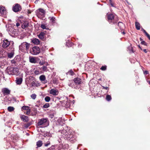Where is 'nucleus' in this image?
<instances>
[{
  "label": "nucleus",
  "instance_id": "obj_23",
  "mask_svg": "<svg viewBox=\"0 0 150 150\" xmlns=\"http://www.w3.org/2000/svg\"><path fill=\"white\" fill-rule=\"evenodd\" d=\"M45 35V33L43 32H41L40 34L38 35V38L42 40L44 38V35Z\"/></svg>",
  "mask_w": 150,
  "mask_h": 150
},
{
  "label": "nucleus",
  "instance_id": "obj_48",
  "mask_svg": "<svg viewBox=\"0 0 150 150\" xmlns=\"http://www.w3.org/2000/svg\"><path fill=\"white\" fill-rule=\"evenodd\" d=\"M143 51L145 53H147L148 52L147 50L146 49H143Z\"/></svg>",
  "mask_w": 150,
  "mask_h": 150
},
{
  "label": "nucleus",
  "instance_id": "obj_37",
  "mask_svg": "<svg viewBox=\"0 0 150 150\" xmlns=\"http://www.w3.org/2000/svg\"><path fill=\"white\" fill-rule=\"evenodd\" d=\"M50 144V142L49 141H47L46 143L44 144V145L45 146H47L49 145Z\"/></svg>",
  "mask_w": 150,
  "mask_h": 150
},
{
  "label": "nucleus",
  "instance_id": "obj_26",
  "mask_svg": "<svg viewBox=\"0 0 150 150\" xmlns=\"http://www.w3.org/2000/svg\"><path fill=\"white\" fill-rule=\"evenodd\" d=\"M49 19H50V21H51V22L52 23H55V21L56 19L54 17H49Z\"/></svg>",
  "mask_w": 150,
  "mask_h": 150
},
{
  "label": "nucleus",
  "instance_id": "obj_51",
  "mask_svg": "<svg viewBox=\"0 0 150 150\" xmlns=\"http://www.w3.org/2000/svg\"><path fill=\"white\" fill-rule=\"evenodd\" d=\"M39 63L41 65H43L44 64V62H40Z\"/></svg>",
  "mask_w": 150,
  "mask_h": 150
},
{
  "label": "nucleus",
  "instance_id": "obj_2",
  "mask_svg": "<svg viewBox=\"0 0 150 150\" xmlns=\"http://www.w3.org/2000/svg\"><path fill=\"white\" fill-rule=\"evenodd\" d=\"M30 45V43L26 42H23L19 46V50L22 52H25L29 50Z\"/></svg>",
  "mask_w": 150,
  "mask_h": 150
},
{
  "label": "nucleus",
  "instance_id": "obj_50",
  "mask_svg": "<svg viewBox=\"0 0 150 150\" xmlns=\"http://www.w3.org/2000/svg\"><path fill=\"white\" fill-rule=\"evenodd\" d=\"M40 1V0H36L35 1V4H37L38 2V1Z\"/></svg>",
  "mask_w": 150,
  "mask_h": 150
},
{
  "label": "nucleus",
  "instance_id": "obj_25",
  "mask_svg": "<svg viewBox=\"0 0 150 150\" xmlns=\"http://www.w3.org/2000/svg\"><path fill=\"white\" fill-rule=\"evenodd\" d=\"M66 74L67 75L73 76L75 74V73L72 70H71L67 72Z\"/></svg>",
  "mask_w": 150,
  "mask_h": 150
},
{
  "label": "nucleus",
  "instance_id": "obj_22",
  "mask_svg": "<svg viewBox=\"0 0 150 150\" xmlns=\"http://www.w3.org/2000/svg\"><path fill=\"white\" fill-rule=\"evenodd\" d=\"M43 144V143L42 141L39 140L36 142V145L37 146V148L38 147H40Z\"/></svg>",
  "mask_w": 150,
  "mask_h": 150
},
{
  "label": "nucleus",
  "instance_id": "obj_20",
  "mask_svg": "<svg viewBox=\"0 0 150 150\" xmlns=\"http://www.w3.org/2000/svg\"><path fill=\"white\" fill-rule=\"evenodd\" d=\"M18 71V69L17 68H14L12 70V73H11L9 74H17Z\"/></svg>",
  "mask_w": 150,
  "mask_h": 150
},
{
  "label": "nucleus",
  "instance_id": "obj_31",
  "mask_svg": "<svg viewBox=\"0 0 150 150\" xmlns=\"http://www.w3.org/2000/svg\"><path fill=\"white\" fill-rule=\"evenodd\" d=\"M107 69V66L106 65L102 66L100 68V69L102 71H105Z\"/></svg>",
  "mask_w": 150,
  "mask_h": 150
},
{
  "label": "nucleus",
  "instance_id": "obj_18",
  "mask_svg": "<svg viewBox=\"0 0 150 150\" xmlns=\"http://www.w3.org/2000/svg\"><path fill=\"white\" fill-rule=\"evenodd\" d=\"M29 59V61L31 63H35L37 62V61L35 57H30Z\"/></svg>",
  "mask_w": 150,
  "mask_h": 150
},
{
  "label": "nucleus",
  "instance_id": "obj_28",
  "mask_svg": "<svg viewBox=\"0 0 150 150\" xmlns=\"http://www.w3.org/2000/svg\"><path fill=\"white\" fill-rule=\"evenodd\" d=\"M14 109V108L13 107L9 106L8 108V110L9 112L13 111Z\"/></svg>",
  "mask_w": 150,
  "mask_h": 150
},
{
  "label": "nucleus",
  "instance_id": "obj_1",
  "mask_svg": "<svg viewBox=\"0 0 150 150\" xmlns=\"http://www.w3.org/2000/svg\"><path fill=\"white\" fill-rule=\"evenodd\" d=\"M107 20L110 24L112 23L114 24H116L118 21V19L117 18H115V16L112 13L107 14Z\"/></svg>",
  "mask_w": 150,
  "mask_h": 150
},
{
  "label": "nucleus",
  "instance_id": "obj_12",
  "mask_svg": "<svg viewBox=\"0 0 150 150\" xmlns=\"http://www.w3.org/2000/svg\"><path fill=\"white\" fill-rule=\"evenodd\" d=\"M118 26L120 29L122 31L124 30L125 28V25L122 22H119L118 23Z\"/></svg>",
  "mask_w": 150,
  "mask_h": 150
},
{
  "label": "nucleus",
  "instance_id": "obj_21",
  "mask_svg": "<svg viewBox=\"0 0 150 150\" xmlns=\"http://www.w3.org/2000/svg\"><path fill=\"white\" fill-rule=\"evenodd\" d=\"M75 84H74V82H69L68 83V85L69 86L72 87V88L74 89H76V87L75 85Z\"/></svg>",
  "mask_w": 150,
  "mask_h": 150
},
{
  "label": "nucleus",
  "instance_id": "obj_55",
  "mask_svg": "<svg viewBox=\"0 0 150 150\" xmlns=\"http://www.w3.org/2000/svg\"><path fill=\"white\" fill-rule=\"evenodd\" d=\"M139 39H140V40L142 41H143L142 39V38H139Z\"/></svg>",
  "mask_w": 150,
  "mask_h": 150
},
{
  "label": "nucleus",
  "instance_id": "obj_7",
  "mask_svg": "<svg viewBox=\"0 0 150 150\" xmlns=\"http://www.w3.org/2000/svg\"><path fill=\"white\" fill-rule=\"evenodd\" d=\"M47 122H49L47 118H42L38 120L37 124L38 126H40L44 125L46 124Z\"/></svg>",
  "mask_w": 150,
  "mask_h": 150
},
{
  "label": "nucleus",
  "instance_id": "obj_15",
  "mask_svg": "<svg viewBox=\"0 0 150 150\" xmlns=\"http://www.w3.org/2000/svg\"><path fill=\"white\" fill-rule=\"evenodd\" d=\"M20 118L21 120H22L23 121L25 122H27L29 121V119L28 117L25 115H21Z\"/></svg>",
  "mask_w": 150,
  "mask_h": 150
},
{
  "label": "nucleus",
  "instance_id": "obj_5",
  "mask_svg": "<svg viewBox=\"0 0 150 150\" xmlns=\"http://www.w3.org/2000/svg\"><path fill=\"white\" fill-rule=\"evenodd\" d=\"M22 9L21 6L18 4H16L12 7V10L15 12L20 11Z\"/></svg>",
  "mask_w": 150,
  "mask_h": 150
},
{
  "label": "nucleus",
  "instance_id": "obj_4",
  "mask_svg": "<svg viewBox=\"0 0 150 150\" xmlns=\"http://www.w3.org/2000/svg\"><path fill=\"white\" fill-rule=\"evenodd\" d=\"M40 52V49L37 46L33 47L30 50V53L33 55H35L38 54Z\"/></svg>",
  "mask_w": 150,
  "mask_h": 150
},
{
  "label": "nucleus",
  "instance_id": "obj_39",
  "mask_svg": "<svg viewBox=\"0 0 150 150\" xmlns=\"http://www.w3.org/2000/svg\"><path fill=\"white\" fill-rule=\"evenodd\" d=\"M109 2L112 6H114V3L113 2L112 0H109Z\"/></svg>",
  "mask_w": 150,
  "mask_h": 150
},
{
  "label": "nucleus",
  "instance_id": "obj_13",
  "mask_svg": "<svg viewBox=\"0 0 150 150\" xmlns=\"http://www.w3.org/2000/svg\"><path fill=\"white\" fill-rule=\"evenodd\" d=\"M2 92L5 96L6 95H8L10 94V91L6 88H4L2 89Z\"/></svg>",
  "mask_w": 150,
  "mask_h": 150
},
{
  "label": "nucleus",
  "instance_id": "obj_19",
  "mask_svg": "<svg viewBox=\"0 0 150 150\" xmlns=\"http://www.w3.org/2000/svg\"><path fill=\"white\" fill-rule=\"evenodd\" d=\"M23 79L21 78H17L16 80V83L18 85L21 84L22 82Z\"/></svg>",
  "mask_w": 150,
  "mask_h": 150
},
{
  "label": "nucleus",
  "instance_id": "obj_35",
  "mask_svg": "<svg viewBox=\"0 0 150 150\" xmlns=\"http://www.w3.org/2000/svg\"><path fill=\"white\" fill-rule=\"evenodd\" d=\"M141 44L142 45H143L146 46H147V43L144 41H141Z\"/></svg>",
  "mask_w": 150,
  "mask_h": 150
},
{
  "label": "nucleus",
  "instance_id": "obj_6",
  "mask_svg": "<svg viewBox=\"0 0 150 150\" xmlns=\"http://www.w3.org/2000/svg\"><path fill=\"white\" fill-rule=\"evenodd\" d=\"M8 51H11V52H8V57L9 58H11L13 57L14 55V48L12 46H10V48H8Z\"/></svg>",
  "mask_w": 150,
  "mask_h": 150
},
{
  "label": "nucleus",
  "instance_id": "obj_27",
  "mask_svg": "<svg viewBox=\"0 0 150 150\" xmlns=\"http://www.w3.org/2000/svg\"><path fill=\"white\" fill-rule=\"evenodd\" d=\"M105 99L107 101H109L112 99V97L111 96L107 95L106 96Z\"/></svg>",
  "mask_w": 150,
  "mask_h": 150
},
{
  "label": "nucleus",
  "instance_id": "obj_44",
  "mask_svg": "<svg viewBox=\"0 0 150 150\" xmlns=\"http://www.w3.org/2000/svg\"><path fill=\"white\" fill-rule=\"evenodd\" d=\"M34 73L35 74L37 75L39 74V71H35Z\"/></svg>",
  "mask_w": 150,
  "mask_h": 150
},
{
  "label": "nucleus",
  "instance_id": "obj_52",
  "mask_svg": "<svg viewBox=\"0 0 150 150\" xmlns=\"http://www.w3.org/2000/svg\"><path fill=\"white\" fill-rule=\"evenodd\" d=\"M28 14H30L31 13V11L30 10H28Z\"/></svg>",
  "mask_w": 150,
  "mask_h": 150
},
{
  "label": "nucleus",
  "instance_id": "obj_53",
  "mask_svg": "<svg viewBox=\"0 0 150 150\" xmlns=\"http://www.w3.org/2000/svg\"><path fill=\"white\" fill-rule=\"evenodd\" d=\"M123 31L122 32V33L123 34V35H125V33L124 30H123Z\"/></svg>",
  "mask_w": 150,
  "mask_h": 150
},
{
  "label": "nucleus",
  "instance_id": "obj_46",
  "mask_svg": "<svg viewBox=\"0 0 150 150\" xmlns=\"http://www.w3.org/2000/svg\"><path fill=\"white\" fill-rule=\"evenodd\" d=\"M145 35L148 38L150 37V35L148 33H146Z\"/></svg>",
  "mask_w": 150,
  "mask_h": 150
},
{
  "label": "nucleus",
  "instance_id": "obj_8",
  "mask_svg": "<svg viewBox=\"0 0 150 150\" xmlns=\"http://www.w3.org/2000/svg\"><path fill=\"white\" fill-rule=\"evenodd\" d=\"M73 81L76 85H81L83 83L82 79L79 77L74 78Z\"/></svg>",
  "mask_w": 150,
  "mask_h": 150
},
{
  "label": "nucleus",
  "instance_id": "obj_36",
  "mask_svg": "<svg viewBox=\"0 0 150 150\" xmlns=\"http://www.w3.org/2000/svg\"><path fill=\"white\" fill-rule=\"evenodd\" d=\"M47 67L45 66H43L41 68L42 70L44 71H46L47 70Z\"/></svg>",
  "mask_w": 150,
  "mask_h": 150
},
{
  "label": "nucleus",
  "instance_id": "obj_29",
  "mask_svg": "<svg viewBox=\"0 0 150 150\" xmlns=\"http://www.w3.org/2000/svg\"><path fill=\"white\" fill-rule=\"evenodd\" d=\"M50 98L48 96H47L45 98V100L46 102H49L50 100Z\"/></svg>",
  "mask_w": 150,
  "mask_h": 150
},
{
  "label": "nucleus",
  "instance_id": "obj_56",
  "mask_svg": "<svg viewBox=\"0 0 150 150\" xmlns=\"http://www.w3.org/2000/svg\"><path fill=\"white\" fill-rule=\"evenodd\" d=\"M138 47H139V48H140V49H141V50H142V48H141V47H140L139 45V46H138Z\"/></svg>",
  "mask_w": 150,
  "mask_h": 150
},
{
  "label": "nucleus",
  "instance_id": "obj_40",
  "mask_svg": "<svg viewBox=\"0 0 150 150\" xmlns=\"http://www.w3.org/2000/svg\"><path fill=\"white\" fill-rule=\"evenodd\" d=\"M41 27L43 29H46V27L45 25L42 24L41 25Z\"/></svg>",
  "mask_w": 150,
  "mask_h": 150
},
{
  "label": "nucleus",
  "instance_id": "obj_47",
  "mask_svg": "<svg viewBox=\"0 0 150 150\" xmlns=\"http://www.w3.org/2000/svg\"><path fill=\"white\" fill-rule=\"evenodd\" d=\"M142 30L143 32L146 34L147 33L146 31V30H144L143 28L142 29Z\"/></svg>",
  "mask_w": 150,
  "mask_h": 150
},
{
  "label": "nucleus",
  "instance_id": "obj_17",
  "mask_svg": "<svg viewBox=\"0 0 150 150\" xmlns=\"http://www.w3.org/2000/svg\"><path fill=\"white\" fill-rule=\"evenodd\" d=\"M31 41L33 43L37 45H39L40 43V41L39 40L36 38L33 39Z\"/></svg>",
  "mask_w": 150,
  "mask_h": 150
},
{
  "label": "nucleus",
  "instance_id": "obj_30",
  "mask_svg": "<svg viewBox=\"0 0 150 150\" xmlns=\"http://www.w3.org/2000/svg\"><path fill=\"white\" fill-rule=\"evenodd\" d=\"M31 125V124L30 123L28 122L27 123L25 124H24V126L25 127L27 128L29 127Z\"/></svg>",
  "mask_w": 150,
  "mask_h": 150
},
{
  "label": "nucleus",
  "instance_id": "obj_42",
  "mask_svg": "<svg viewBox=\"0 0 150 150\" xmlns=\"http://www.w3.org/2000/svg\"><path fill=\"white\" fill-rule=\"evenodd\" d=\"M101 86L102 87L103 89H105L106 90H108V89H109V88L108 87H107V86L105 87L104 86Z\"/></svg>",
  "mask_w": 150,
  "mask_h": 150
},
{
  "label": "nucleus",
  "instance_id": "obj_10",
  "mask_svg": "<svg viewBox=\"0 0 150 150\" xmlns=\"http://www.w3.org/2000/svg\"><path fill=\"white\" fill-rule=\"evenodd\" d=\"M36 14L37 16H38L40 15H42L45 14V10L42 8H39L37 10Z\"/></svg>",
  "mask_w": 150,
  "mask_h": 150
},
{
  "label": "nucleus",
  "instance_id": "obj_3",
  "mask_svg": "<svg viewBox=\"0 0 150 150\" xmlns=\"http://www.w3.org/2000/svg\"><path fill=\"white\" fill-rule=\"evenodd\" d=\"M1 44L2 47L4 49H8L10 46H12L10 45V42L5 38L1 40Z\"/></svg>",
  "mask_w": 150,
  "mask_h": 150
},
{
  "label": "nucleus",
  "instance_id": "obj_54",
  "mask_svg": "<svg viewBox=\"0 0 150 150\" xmlns=\"http://www.w3.org/2000/svg\"><path fill=\"white\" fill-rule=\"evenodd\" d=\"M53 116H54V115H52V114H50V117H51V118H53Z\"/></svg>",
  "mask_w": 150,
  "mask_h": 150
},
{
  "label": "nucleus",
  "instance_id": "obj_32",
  "mask_svg": "<svg viewBox=\"0 0 150 150\" xmlns=\"http://www.w3.org/2000/svg\"><path fill=\"white\" fill-rule=\"evenodd\" d=\"M50 104L48 103H46L43 106V108H47L49 107Z\"/></svg>",
  "mask_w": 150,
  "mask_h": 150
},
{
  "label": "nucleus",
  "instance_id": "obj_38",
  "mask_svg": "<svg viewBox=\"0 0 150 150\" xmlns=\"http://www.w3.org/2000/svg\"><path fill=\"white\" fill-rule=\"evenodd\" d=\"M29 108H28V109L26 110V113L27 115H28L30 113V110Z\"/></svg>",
  "mask_w": 150,
  "mask_h": 150
},
{
  "label": "nucleus",
  "instance_id": "obj_16",
  "mask_svg": "<svg viewBox=\"0 0 150 150\" xmlns=\"http://www.w3.org/2000/svg\"><path fill=\"white\" fill-rule=\"evenodd\" d=\"M40 80L42 82H44V83H46L47 81L46 80V77L44 75H41L39 77Z\"/></svg>",
  "mask_w": 150,
  "mask_h": 150
},
{
  "label": "nucleus",
  "instance_id": "obj_24",
  "mask_svg": "<svg viewBox=\"0 0 150 150\" xmlns=\"http://www.w3.org/2000/svg\"><path fill=\"white\" fill-rule=\"evenodd\" d=\"M135 25L136 28L137 30H139L140 29V24L138 22H136L135 23Z\"/></svg>",
  "mask_w": 150,
  "mask_h": 150
},
{
  "label": "nucleus",
  "instance_id": "obj_33",
  "mask_svg": "<svg viewBox=\"0 0 150 150\" xmlns=\"http://www.w3.org/2000/svg\"><path fill=\"white\" fill-rule=\"evenodd\" d=\"M33 99H35L36 97V95L35 94H33L30 96Z\"/></svg>",
  "mask_w": 150,
  "mask_h": 150
},
{
  "label": "nucleus",
  "instance_id": "obj_45",
  "mask_svg": "<svg viewBox=\"0 0 150 150\" xmlns=\"http://www.w3.org/2000/svg\"><path fill=\"white\" fill-rule=\"evenodd\" d=\"M35 84L36 83L34 81H33L31 83V85L32 86H34V85H35Z\"/></svg>",
  "mask_w": 150,
  "mask_h": 150
},
{
  "label": "nucleus",
  "instance_id": "obj_57",
  "mask_svg": "<svg viewBox=\"0 0 150 150\" xmlns=\"http://www.w3.org/2000/svg\"><path fill=\"white\" fill-rule=\"evenodd\" d=\"M148 39L150 40V37Z\"/></svg>",
  "mask_w": 150,
  "mask_h": 150
},
{
  "label": "nucleus",
  "instance_id": "obj_34",
  "mask_svg": "<svg viewBox=\"0 0 150 150\" xmlns=\"http://www.w3.org/2000/svg\"><path fill=\"white\" fill-rule=\"evenodd\" d=\"M28 108H30L28 106H23L22 107V108L23 110H26Z\"/></svg>",
  "mask_w": 150,
  "mask_h": 150
},
{
  "label": "nucleus",
  "instance_id": "obj_14",
  "mask_svg": "<svg viewBox=\"0 0 150 150\" xmlns=\"http://www.w3.org/2000/svg\"><path fill=\"white\" fill-rule=\"evenodd\" d=\"M29 23L27 21H24L22 24V27L23 29H25L29 26Z\"/></svg>",
  "mask_w": 150,
  "mask_h": 150
},
{
  "label": "nucleus",
  "instance_id": "obj_49",
  "mask_svg": "<svg viewBox=\"0 0 150 150\" xmlns=\"http://www.w3.org/2000/svg\"><path fill=\"white\" fill-rule=\"evenodd\" d=\"M16 25L17 27H18L20 25V24L18 23H17L16 24Z\"/></svg>",
  "mask_w": 150,
  "mask_h": 150
},
{
  "label": "nucleus",
  "instance_id": "obj_41",
  "mask_svg": "<svg viewBox=\"0 0 150 150\" xmlns=\"http://www.w3.org/2000/svg\"><path fill=\"white\" fill-rule=\"evenodd\" d=\"M17 58V56H16V57L14 58V59L13 60H12L11 61V62L12 63L15 64L16 63V62L15 61L16 59V58Z\"/></svg>",
  "mask_w": 150,
  "mask_h": 150
},
{
  "label": "nucleus",
  "instance_id": "obj_11",
  "mask_svg": "<svg viewBox=\"0 0 150 150\" xmlns=\"http://www.w3.org/2000/svg\"><path fill=\"white\" fill-rule=\"evenodd\" d=\"M50 93L54 96H56L58 93V91L57 89H52L50 91Z\"/></svg>",
  "mask_w": 150,
  "mask_h": 150
},
{
  "label": "nucleus",
  "instance_id": "obj_43",
  "mask_svg": "<svg viewBox=\"0 0 150 150\" xmlns=\"http://www.w3.org/2000/svg\"><path fill=\"white\" fill-rule=\"evenodd\" d=\"M144 74L145 75H147L149 74V72L147 71H144Z\"/></svg>",
  "mask_w": 150,
  "mask_h": 150
},
{
  "label": "nucleus",
  "instance_id": "obj_9",
  "mask_svg": "<svg viewBox=\"0 0 150 150\" xmlns=\"http://www.w3.org/2000/svg\"><path fill=\"white\" fill-rule=\"evenodd\" d=\"M7 13L6 8L4 6H0V15L5 16Z\"/></svg>",
  "mask_w": 150,
  "mask_h": 150
}]
</instances>
